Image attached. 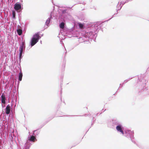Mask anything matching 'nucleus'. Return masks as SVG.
I'll return each instance as SVG.
<instances>
[{"mask_svg":"<svg viewBox=\"0 0 149 149\" xmlns=\"http://www.w3.org/2000/svg\"><path fill=\"white\" fill-rule=\"evenodd\" d=\"M42 36V35L41 36H40L39 32L35 33L33 35L31 40V46H33L36 44Z\"/></svg>","mask_w":149,"mask_h":149,"instance_id":"nucleus-1","label":"nucleus"},{"mask_svg":"<svg viewBox=\"0 0 149 149\" xmlns=\"http://www.w3.org/2000/svg\"><path fill=\"white\" fill-rule=\"evenodd\" d=\"M14 8L16 11H19L20 12V10H21V5L17 3H16L14 5Z\"/></svg>","mask_w":149,"mask_h":149,"instance_id":"nucleus-2","label":"nucleus"},{"mask_svg":"<svg viewBox=\"0 0 149 149\" xmlns=\"http://www.w3.org/2000/svg\"><path fill=\"white\" fill-rule=\"evenodd\" d=\"M24 42H22L21 45L20 46V47H19V52H20L19 57L20 58H21V57L22 56V53L23 51V47H24Z\"/></svg>","mask_w":149,"mask_h":149,"instance_id":"nucleus-3","label":"nucleus"},{"mask_svg":"<svg viewBox=\"0 0 149 149\" xmlns=\"http://www.w3.org/2000/svg\"><path fill=\"white\" fill-rule=\"evenodd\" d=\"M116 129L118 131L121 132L123 135L124 134L123 131L121 126L120 125L117 126L116 127Z\"/></svg>","mask_w":149,"mask_h":149,"instance_id":"nucleus-4","label":"nucleus"},{"mask_svg":"<svg viewBox=\"0 0 149 149\" xmlns=\"http://www.w3.org/2000/svg\"><path fill=\"white\" fill-rule=\"evenodd\" d=\"M10 105L8 104L7 105L6 108V113L7 114H9L10 111Z\"/></svg>","mask_w":149,"mask_h":149,"instance_id":"nucleus-5","label":"nucleus"},{"mask_svg":"<svg viewBox=\"0 0 149 149\" xmlns=\"http://www.w3.org/2000/svg\"><path fill=\"white\" fill-rule=\"evenodd\" d=\"M1 102L3 103H5V97L4 95L2 94L1 96Z\"/></svg>","mask_w":149,"mask_h":149,"instance_id":"nucleus-6","label":"nucleus"},{"mask_svg":"<svg viewBox=\"0 0 149 149\" xmlns=\"http://www.w3.org/2000/svg\"><path fill=\"white\" fill-rule=\"evenodd\" d=\"M23 76L22 73L21 71L19 73L18 80L19 81H21L22 80V78Z\"/></svg>","mask_w":149,"mask_h":149,"instance_id":"nucleus-7","label":"nucleus"},{"mask_svg":"<svg viewBox=\"0 0 149 149\" xmlns=\"http://www.w3.org/2000/svg\"><path fill=\"white\" fill-rule=\"evenodd\" d=\"M36 138L34 136H31L30 138L29 139V140L30 141L34 142Z\"/></svg>","mask_w":149,"mask_h":149,"instance_id":"nucleus-8","label":"nucleus"},{"mask_svg":"<svg viewBox=\"0 0 149 149\" xmlns=\"http://www.w3.org/2000/svg\"><path fill=\"white\" fill-rule=\"evenodd\" d=\"M65 24L64 22H61L59 25L60 28L61 29H63L64 27Z\"/></svg>","mask_w":149,"mask_h":149,"instance_id":"nucleus-9","label":"nucleus"},{"mask_svg":"<svg viewBox=\"0 0 149 149\" xmlns=\"http://www.w3.org/2000/svg\"><path fill=\"white\" fill-rule=\"evenodd\" d=\"M17 32L19 35H21L22 33V30L20 29H18L17 30Z\"/></svg>","mask_w":149,"mask_h":149,"instance_id":"nucleus-10","label":"nucleus"},{"mask_svg":"<svg viewBox=\"0 0 149 149\" xmlns=\"http://www.w3.org/2000/svg\"><path fill=\"white\" fill-rule=\"evenodd\" d=\"M79 27L81 29H82L84 27V25L81 23H78Z\"/></svg>","mask_w":149,"mask_h":149,"instance_id":"nucleus-11","label":"nucleus"},{"mask_svg":"<svg viewBox=\"0 0 149 149\" xmlns=\"http://www.w3.org/2000/svg\"><path fill=\"white\" fill-rule=\"evenodd\" d=\"M12 14L13 17L15 18V13L14 10L12 11Z\"/></svg>","mask_w":149,"mask_h":149,"instance_id":"nucleus-12","label":"nucleus"},{"mask_svg":"<svg viewBox=\"0 0 149 149\" xmlns=\"http://www.w3.org/2000/svg\"><path fill=\"white\" fill-rule=\"evenodd\" d=\"M46 23L49 24V20H47Z\"/></svg>","mask_w":149,"mask_h":149,"instance_id":"nucleus-13","label":"nucleus"}]
</instances>
